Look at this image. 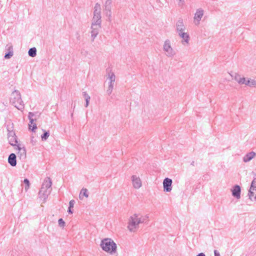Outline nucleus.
<instances>
[{"label":"nucleus","instance_id":"obj_22","mask_svg":"<svg viewBox=\"0 0 256 256\" xmlns=\"http://www.w3.org/2000/svg\"><path fill=\"white\" fill-rule=\"evenodd\" d=\"M244 84L249 86H256V80H246V82Z\"/></svg>","mask_w":256,"mask_h":256},{"label":"nucleus","instance_id":"obj_6","mask_svg":"<svg viewBox=\"0 0 256 256\" xmlns=\"http://www.w3.org/2000/svg\"><path fill=\"white\" fill-rule=\"evenodd\" d=\"M248 196L250 200H256V178H254L252 180L250 188L248 190Z\"/></svg>","mask_w":256,"mask_h":256},{"label":"nucleus","instance_id":"obj_23","mask_svg":"<svg viewBox=\"0 0 256 256\" xmlns=\"http://www.w3.org/2000/svg\"><path fill=\"white\" fill-rule=\"evenodd\" d=\"M28 56L31 57H34L36 55V48L34 47L30 48L28 52Z\"/></svg>","mask_w":256,"mask_h":256},{"label":"nucleus","instance_id":"obj_45","mask_svg":"<svg viewBox=\"0 0 256 256\" xmlns=\"http://www.w3.org/2000/svg\"><path fill=\"white\" fill-rule=\"evenodd\" d=\"M190 165L192 166H195V162H194V161H192L191 164H190Z\"/></svg>","mask_w":256,"mask_h":256},{"label":"nucleus","instance_id":"obj_12","mask_svg":"<svg viewBox=\"0 0 256 256\" xmlns=\"http://www.w3.org/2000/svg\"><path fill=\"white\" fill-rule=\"evenodd\" d=\"M132 180L134 188L138 189L142 186V181L139 177L136 176H132Z\"/></svg>","mask_w":256,"mask_h":256},{"label":"nucleus","instance_id":"obj_28","mask_svg":"<svg viewBox=\"0 0 256 256\" xmlns=\"http://www.w3.org/2000/svg\"><path fill=\"white\" fill-rule=\"evenodd\" d=\"M14 54V52H8L4 55V58L6 59L10 58Z\"/></svg>","mask_w":256,"mask_h":256},{"label":"nucleus","instance_id":"obj_27","mask_svg":"<svg viewBox=\"0 0 256 256\" xmlns=\"http://www.w3.org/2000/svg\"><path fill=\"white\" fill-rule=\"evenodd\" d=\"M24 182L26 184L24 189L26 192L30 188V182L28 179L25 178L24 180Z\"/></svg>","mask_w":256,"mask_h":256},{"label":"nucleus","instance_id":"obj_41","mask_svg":"<svg viewBox=\"0 0 256 256\" xmlns=\"http://www.w3.org/2000/svg\"><path fill=\"white\" fill-rule=\"evenodd\" d=\"M214 256H220V252L217 250H214Z\"/></svg>","mask_w":256,"mask_h":256},{"label":"nucleus","instance_id":"obj_13","mask_svg":"<svg viewBox=\"0 0 256 256\" xmlns=\"http://www.w3.org/2000/svg\"><path fill=\"white\" fill-rule=\"evenodd\" d=\"M186 26L183 22V20L180 18L176 23V30L178 33L184 32Z\"/></svg>","mask_w":256,"mask_h":256},{"label":"nucleus","instance_id":"obj_9","mask_svg":"<svg viewBox=\"0 0 256 256\" xmlns=\"http://www.w3.org/2000/svg\"><path fill=\"white\" fill-rule=\"evenodd\" d=\"M172 180L168 178L164 179L163 182L164 190L166 192H170L172 190Z\"/></svg>","mask_w":256,"mask_h":256},{"label":"nucleus","instance_id":"obj_36","mask_svg":"<svg viewBox=\"0 0 256 256\" xmlns=\"http://www.w3.org/2000/svg\"><path fill=\"white\" fill-rule=\"evenodd\" d=\"M178 4L179 6H182L184 4V0H177Z\"/></svg>","mask_w":256,"mask_h":256},{"label":"nucleus","instance_id":"obj_21","mask_svg":"<svg viewBox=\"0 0 256 256\" xmlns=\"http://www.w3.org/2000/svg\"><path fill=\"white\" fill-rule=\"evenodd\" d=\"M8 140L9 143L10 145L13 146H17V144L18 142L16 138V136H12V137L8 138Z\"/></svg>","mask_w":256,"mask_h":256},{"label":"nucleus","instance_id":"obj_18","mask_svg":"<svg viewBox=\"0 0 256 256\" xmlns=\"http://www.w3.org/2000/svg\"><path fill=\"white\" fill-rule=\"evenodd\" d=\"M256 156V153L254 152H251L248 153L243 158V161L245 162H247L252 160Z\"/></svg>","mask_w":256,"mask_h":256},{"label":"nucleus","instance_id":"obj_31","mask_svg":"<svg viewBox=\"0 0 256 256\" xmlns=\"http://www.w3.org/2000/svg\"><path fill=\"white\" fill-rule=\"evenodd\" d=\"M105 14L108 17V20L110 22L112 21V12H106Z\"/></svg>","mask_w":256,"mask_h":256},{"label":"nucleus","instance_id":"obj_5","mask_svg":"<svg viewBox=\"0 0 256 256\" xmlns=\"http://www.w3.org/2000/svg\"><path fill=\"white\" fill-rule=\"evenodd\" d=\"M164 50L168 57H172L176 54V52L171 46L170 42L169 40H165L163 46Z\"/></svg>","mask_w":256,"mask_h":256},{"label":"nucleus","instance_id":"obj_11","mask_svg":"<svg viewBox=\"0 0 256 256\" xmlns=\"http://www.w3.org/2000/svg\"><path fill=\"white\" fill-rule=\"evenodd\" d=\"M232 196L238 200L240 198L241 188L240 186L235 185L232 189Z\"/></svg>","mask_w":256,"mask_h":256},{"label":"nucleus","instance_id":"obj_33","mask_svg":"<svg viewBox=\"0 0 256 256\" xmlns=\"http://www.w3.org/2000/svg\"><path fill=\"white\" fill-rule=\"evenodd\" d=\"M16 134H15V133L14 131L12 130V131H10L8 130V138H10V137H12V136H15Z\"/></svg>","mask_w":256,"mask_h":256},{"label":"nucleus","instance_id":"obj_14","mask_svg":"<svg viewBox=\"0 0 256 256\" xmlns=\"http://www.w3.org/2000/svg\"><path fill=\"white\" fill-rule=\"evenodd\" d=\"M17 148L18 150V157L22 160H24L26 158V150L24 147H20L19 144L17 145Z\"/></svg>","mask_w":256,"mask_h":256},{"label":"nucleus","instance_id":"obj_17","mask_svg":"<svg viewBox=\"0 0 256 256\" xmlns=\"http://www.w3.org/2000/svg\"><path fill=\"white\" fill-rule=\"evenodd\" d=\"M92 24H94L100 25L102 26V16L101 15H94L92 18Z\"/></svg>","mask_w":256,"mask_h":256},{"label":"nucleus","instance_id":"obj_34","mask_svg":"<svg viewBox=\"0 0 256 256\" xmlns=\"http://www.w3.org/2000/svg\"><path fill=\"white\" fill-rule=\"evenodd\" d=\"M75 204V201L74 200H70L69 202V207L70 208H73L74 204Z\"/></svg>","mask_w":256,"mask_h":256},{"label":"nucleus","instance_id":"obj_39","mask_svg":"<svg viewBox=\"0 0 256 256\" xmlns=\"http://www.w3.org/2000/svg\"><path fill=\"white\" fill-rule=\"evenodd\" d=\"M112 90H113L112 88H108L107 91H106V92L108 94V95H110L112 94Z\"/></svg>","mask_w":256,"mask_h":256},{"label":"nucleus","instance_id":"obj_4","mask_svg":"<svg viewBox=\"0 0 256 256\" xmlns=\"http://www.w3.org/2000/svg\"><path fill=\"white\" fill-rule=\"evenodd\" d=\"M144 220L138 218V214H134L130 216L128 222V228L130 232H134L140 223H143Z\"/></svg>","mask_w":256,"mask_h":256},{"label":"nucleus","instance_id":"obj_19","mask_svg":"<svg viewBox=\"0 0 256 256\" xmlns=\"http://www.w3.org/2000/svg\"><path fill=\"white\" fill-rule=\"evenodd\" d=\"M234 80L240 84H244L246 82V78L244 77H240V76L238 74H236L234 76Z\"/></svg>","mask_w":256,"mask_h":256},{"label":"nucleus","instance_id":"obj_15","mask_svg":"<svg viewBox=\"0 0 256 256\" xmlns=\"http://www.w3.org/2000/svg\"><path fill=\"white\" fill-rule=\"evenodd\" d=\"M8 162L12 166H15L16 165V156L14 154H10L8 157Z\"/></svg>","mask_w":256,"mask_h":256},{"label":"nucleus","instance_id":"obj_30","mask_svg":"<svg viewBox=\"0 0 256 256\" xmlns=\"http://www.w3.org/2000/svg\"><path fill=\"white\" fill-rule=\"evenodd\" d=\"M6 48L8 52H13V46L11 44H7L6 46Z\"/></svg>","mask_w":256,"mask_h":256},{"label":"nucleus","instance_id":"obj_10","mask_svg":"<svg viewBox=\"0 0 256 256\" xmlns=\"http://www.w3.org/2000/svg\"><path fill=\"white\" fill-rule=\"evenodd\" d=\"M34 114L30 112L28 113V118L30 120V122L29 124V128L31 130L32 132H34L35 130L37 128V126L36 123H34V122L36 120V118H34L33 117L34 116Z\"/></svg>","mask_w":256,"mask_h":256},{"label":"nucleus","instance_id":"obj_32","mask_svg":"<svg viewBox=\"0 0 256 256\" xmlns=\"http://www.w3.org/2000/svg\"><path fill=\"white\" fill-rule=\"evenodd\" d=\"M111 10H112V6H104V13L112 12Z\"/></svg>","mask_w":256,"mask_h":256},{"label":"nucleus","instance_id":"obj_44","mask_svg":"<svg viewBox=\"0 0 256 256\" xmlns=\"http://www.w3.org/2000/svg\"><path fill=\"white\" fill-rule=\"evenodd\" d=\"M196 256H206V255H205V254L204 253L201 252V253L198 254Z\"/></svg>","mask_w":256,"mask_h":256},{"label":"nucleus","instance_id":"obj_16","mask_svg":"<svg viewBox=\"0 0 256 256\" xmlns=\"http://www.w3.org/2000/svg\"><path fill=\"white\" fill-rule=\"evenodd\" d=\"M178 36L182 38L183 40L182 41V43L183 44H184V43L188 44L190 40V36L189 34L187 32H180L178 33Z\"/></svg>","mask_w":256,"mask_h":256},{"label":"nucleus","instance_id":"obj_38","mask_svg":"<svg viewBox=\"0 0 256 256\" xmlns=\"http://www.w3.org/2000/svg\"><path fill=\"white\" fill-rule=\"evenodd\" d=\"M90 99V98H87L85 100H86V104H85L86 107L88 106L89 104Z\"/></svg>","mask_w":256,"mask_h":256},{"label":"nucleus","instance_id":"obj_20","mask_svg":"<svg viewBox=\"0 0 256 256\" xmlns=\"http://www.w3.org/2000/svg\"><path fill=\"white\" fill-rule=\"evenodd\" d=\"M94 15H101V6L100 4L98 3H96L95 4L94 8Z\"/></svg>","mask_w":256,"mask_h":256},{"label":"nucleus","instance_id":"obj_40","mask_svg":"<svg viewBox=\"0 0 256 256\" xmlns=\"http://www.w3.org/2000/svg\"><path fill=\"white\" fill-rule=\"evenodd\" d=\"M114 82H108V88L113 89L114 88Z\"/></svg>","mask_w":256,"mask_h":256},{"label":"nucleus","instance_id":"obj_43","mask_svg":"<svg viewBox=\"0 0 256 256\" xmlns=\"http://www.w3.org/2000/svg\"><path fill=\"white\" fill-rule=\"evenodd\" d=\"M72 208H68V212L69 213V214H72L73 213V212L72 210Z\"/></svg>","mask_w":256,"mask_h":256},{"label":"nucleus","instance_id":"obj_24","mask_svg":"<svg viewBox=\"0 0 256 256\" xmlns=\"http://www.w3.org/2000/svg\"><path fill=\"white\" fill-rule=\"evenodd\" d=\"M108 78L110 80L109 82H112L114 83L116 80V76L112 72H108Z\"/></svg>","mask_w":256,"mask_h":256},{"label":"nucleus","instance_id":"obj_37","mask_svg":"<svg viewBox=\"0 0 256 256\" xmlns=\"http://www.w3.org/2000/svg\"><path fill=\"white\" fill-rule=\"evenodd\" d=\"M82 96L84 98L85 100L87 98H90V96L86 93V92H82Z\"/></svg>","mask_w":256,"mask_h":256},{"label":"nucleus","instance_id":"obj_26","mask_svg":"<svg viewBox=\"0 0 256 256\" xmlns=\"http://www.w3.org/2000/svg\"><path fill=\"white\" fill-rule=\"evenodd\" d=\"M50 136L49 131H44L43 134L41 136L42 140H46Z\"/></svg>","mask_w":256,"mask_h":256},{"label":"nucleus","instance_id":"obj_42","mask_svg":"<svg viewBox=\"0 0 256 256\" xmlns=\"http://www.w3.org/2000/svg\"><path fill=\"white\" fill-rule=\"evenodd\" d=\"M148 218V217L147 216H145L144 217L140 218H141L142 220H144V222Z\"/></svg>","mask_w":256,"mask_h":256},{"label":"nucleus","instance_id":"obj_7","mask_svg":"<svg viewBox=\"0 0 256 256\" xmlns=\"http://www.w3.org/2000/svg\"><path fill=\"white\" fill-rule=\"evenodd\" d=\"M102 26L100 25L94 24H92L91 25V31H90V38L92 42H94V39L97 36L99 33V30L101 28Z\"/></svg>","mask_w":256,"mask_h":256},{"label":"nucleus","instance_id":"obj_29","mask_svg":"<svg viewBox=\"0 0 256 256\" xmlns=\"http://www.w3.org/2000/svg\"><path fill=\"white\" fill-rule=\"evenodd\" d=\"M58 225L60 227L64 228L65 226V222L63 219L60 218L58 220Z\"/></svg>","mask_w":256,"mask_h":256},{"label":"nucleus","instance_id":"obj_25","mask_svg":"<svg viewBox=\"0 0 256 256\" xmlns=\"http://www.w3.org/2000/svg\"><path fill=\"white\" fill-rule=\"evenodd\" d=\"M81 194H82L86 198L88 197V190L86 188H82L80 191V198L82 199V196Z\"/></svg>","mask_w":256,"mask_h":256},{"label":"nucleus","instance_id":"obj_1","mask_svg":"<svg viewBox=\"0 0 256 256\" xmlns=\"http://www.w3.org/2000/svg\"><path fill=\"white\" fill-rule=\"evenodd\" d=\"M52 182L50 178H46L38 192L39 198L46 200L52 191Z\"/></svg>","mask_w":256,"mask_h":256},{"label":"nucleus","instance_id":"obj_2","mask_svg":"<svg viewBox=\"0 0 256 256\" xmlns=\"http://www.w3.org/2000/svg\"><path fill=\"white\" fill-rule=\"evenodd\" d=\"M10 102L19 110L24 108V102L22 100L21 95L18 90H14L11 94Z\"/></svg>","mask_w":256,"mask_h":256},{"label":"nucleus","instance_id":"obj_8","mask_svg":"<svg viewBox=\"0 0 256 256\" xmlns=\"http://www.w3.org/2000/svg\"><path fill=\"white\" fill-rule=\"evenodd\" d=\"M204 11L202 8H200L196 10L194 16V23L196 25L198 26L200 24V20L204 16Z\"/></svg>","mask_w":256,"mask_h":256},{"label":"nucleus","instance_id":"obj_3","mask_svg":"<svg viewBox=\"0 0 256 256\" xmlns=\"http://www.w3.org/2000/svg\"><path fill=\"white\" fill-rule=\"evenodd\" d=\"M100 246L102 250L109 252L110 254L116 252L117 248L116 244L110 238H104L102 240Z\"/></svg>","mask_w":256,"mask_h":256},{"label":"nucleus","instance_id":"obj_35","mask_svg":"<svg viewBox=\"0 0 256 256\" xmlns=\"http://www.w3.org/2000/svg\"><path fill=\"white\" fill-rule=\"evenodd\" d=\"M112 0H106L104 3V6H112Z\"/></svg>","mask_w":256,"mask_h":256}]
</instances>
